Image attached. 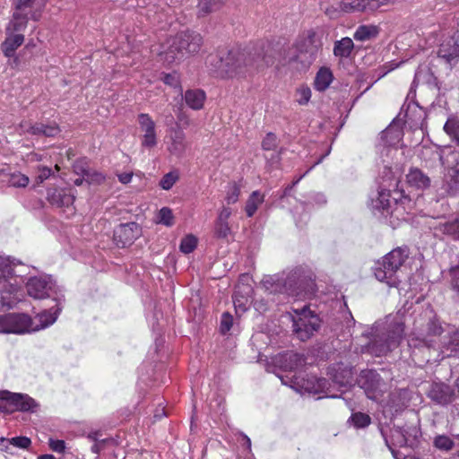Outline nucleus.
Returning a JSON list of instances; mask_svg holds the SVG:
<instances>
[{"instance_id":"63","label":"nucleus","mask_w":459,"mask_h":459,"mask_svg":"<svg viewBox=\"0 0 459 459\" xmlns=\"http://www.w3.org/2000/svg\"><path fill=\"white\" fill-rule=\"evenodd\" d=\"M51 169L47 167H43L39 169V173L38 176V179L39 182H43L45 179L48 178L51 176Z\"/></svg>"},{"instance_id":"31","label":"nucleus","mask_w":459,"mask_h":459,"mask_svg":"<svg viewBox=\"0 0 459 459\" xmlns=\"http://www.w3.org/2000/svg\"><path fill=\"white\" fill-rule=\"evenodd\" d=\"M333 79L332 71L327 67H321L315 78V88L319 91H323L329 87Z\"/></svg>"},{"instance_id":"8","label":"nucleus","mask_w":459,"mask_h":459,"mask_svg":"<svg viewBox=\"0 0 459 459\" xmlns=\"http://www.w3.org/2000/svg\"><path fill=\"white\" fill-rule=\"evenodd\" d=\"M32 319L26 314L9 313L0 316V333L22 334L30 332Z\"/></svg>"},{"instance_id":"51","label":"nucleus","mask_w":459,"mask_h":459,"mask_svg":"<svg viewBox=\"0 0 459 459\" xmlns=\"http://www.w3.org/2000/svg\"><path fill=\"white\" fill-rule=\"evenodd\" d=\"M39 123H31L30 121L24 120L22 121L19 125V127L21 129V134H30L32 135H36L37 132H39L38 128Z\"/></svg>"},{"instance_id":"36","label":"nucleus","mask_w":459,"mask_h":459,"mask_svg":"<svg viewBox=\"0 0 459 459\" xmlns=\"http://www.w3.org/2000/svg\"><path fill=\"white\" fill-rule=\"evenodd\" d=\"M263 202L264 196L258 191H254L246 203L245 211L247 216L252 217L255 213L258 205Z\"/></svg>"},{"instance_id":"23","label":"nucleus","mask_w":459,"mask_h":459,"mask_svg":"<svg viewBox=\"0 0 459 459\" xmlns=\"http://www.w3.org/2000/svg\"><path fill=\"white\" fill-rule=\"evenodd\" d=\"M409 256V250L407 247H396L385 255L383 258L387 263L388 266L394 268L398 271Z\"/></svg>"},{"instance_id":"19","label":"nucleus","mask_w":459,"mask_h":459,"mask_svg":"<svg viewBox=\"0 0 459 459\" xmlns=\"http://www.w3.org/2000/svg\"><path fill=\"white\" fill-rule=\"evenodd\" d=\"M428 396L435 403L445 405L452 402L453 389L444 383H433L428 392Z\"/></svg>"},{"instance_id":"16","label":"nucleus","mask_w":459,"mask_h":459,"mask_svg":"<svg viewBox=\"0 0 459 459\" xmlns=\"http://www.w3.org/2000/svg\"><path fill=\"white\" fill-rule=\"evenodd\" d=\"M74 170L77 175L82 176L89 185H100L106 179L103 173L91 168L85 160H77L74 164Z\"/></svg>"},{"instance_id":"2","label":"nucleus","mask_w":459,"mask_h":459,"mask_svg":"<svg viewBox=\"0 0 459 459\" xmlns=\"http://www.w3.org/2000/svg\"><path fill=\"white\" fill-rule=\"evenodd\" d=\"M374 333L369 342L362 348L363 352H368L376 357L386 355L395 349L404 332L403 324L398 320H386L377 323L373 328Z\"/></svg>"},{"instance_id":"25","label":"nucleus","mask_w":459,"mask_h":459,"mask_svg":"<svg viewBox=\"0 0 459 459\" xmlns=\"http://www.w3.org/2000/svg\"><path fill=\"white\" fill-rule=\"evenodd\" d=\"M48 199L58 207L69 206L74 204V196L63 189H53L48 193Z\"/></svg>"},{"instance_id":"53","label":"nucleus","mask_w":459,"mask_h":459,"mask_svg":"<svg viewBox=\"0 0 459 459\" xmlns=\"http://www.w3.org/2000/svg\"><path fill=\"white\" fill-rule=\"evenodd\" d=\"M10 444L22 449H28L31 445V440L27 437H16L9 440Z\"/></svg>"},{"instance_id":"49","label":"nucleus","mask_w":459,"mask_h":459,"mask_svg":"<svg viewBox=\"0 0 459 459\" xmlns=\"http://www.w3.org/2000/svg\"><path fill=\"white\" fill-rule=\"evenodd\" d=\"M278 145L277 137L273 133H268L262 142V147L265 151L274 150Z\"/></svg>"},{"instance_id":"15","label":"nucleus","mask_w":459,"mask_h":459,"mask_svg":"<svg viewBox=\"0 0 459 459\" xmlns=\"http://www.w3.org/2000/svg\"><path fill=\"white\" fill-rule=\"evenodd\" d=\"M0 399L6 400L11 405L15 406L16 410L21 411H34L38 403L34 399L27 394H22L10 392H0Z\"/></svg>"},{"instance_id":"17","label":"nucleus","mask_w":459,"mask_h":459,"mask_svg":"<svg viewBox=\"0 0 459 459\" xmlns=\"http://www.w3.org/2000/svg\"><path fill=\"white\" fill-rule=\"evenodd\" d=\"M396 273L397 271L394 268L388 266L384 258L381 261H377L374 268L376 278L379 281L386 283L389 287H398L400 280Z\"/></svg>"},{"instance_id":"30","label":"nucleus","mask_w":459,"mask_h":459,"mask_svg":"<svg viewBox=\"0 0 459 459\" xmlns=\"http://www.w3.org/2000/svg\"><path fill=\"white\" fill-rule=\"evenodd\" d=\"M205 93L204 91L195 89L188 90L185 93V101L192 109L198 110L204 106Z\"/></svg>"},{"instance_id":"47","label":"nucleus","mask_w":459,"mask_h":459,"mask_svg":"<svg viewBox=\"0 0 459 459\" xmlns=\"http://www.w3.org/2000/svg\"><path fill=\"white\" fill-rule=\"evenodd\" d=\"M391 432L394 445L399 446H405L407 445V438L403 429L401 428H394Z\"/></svg>"},{"instance_id":"32","label":"nucleus","mask_w":459,"mask_h":459,"mask_svg":"<svg viewBox=\"0 0 459 459\" xmlns=\"http://www.w3.org/2000/svg\"><path fill=\"white\" fill-rule=\"evenodd\" d=\"M459 351V330L442 342L441 352L444 357H451Z\"/></svg>"},{"instance_id":"20","label":"nucleus","mask_w":459,"mask_h":459,"mask_svg":"<svg viewBox=\"0 0 459 459\" xmlns=\"http://www.w3.org/2000/svg\"><path fill=\"white\" fill-rule=\"evenodd\" d=\"M446 147H427L424 146L421 149L420 158L425 162V165L429 168H434L437 162H440L443 166L446 161L445 150Z\"/></svg>"},{"instance_id":"4","label":"nucleus","mask_w":459,"mask_h":459,"mask_svg":"<svg viewBox=\"0 0 459 459\" xmlns=\"http://www.w3.org/2000/svg\"><path fill=\"white\" fill-rule=\"evenodd\" d=\"M323 43L315 31L309 30L306 37L300 39L293 48L297 69H307L318 57Z\"/></svg>"},{"instance_id":"39","label":"nucleus","mask_w":459,"mask_h":459,"mask_svg":"<svg viewBox=\"0 0 459 459\" xmlns=\"http://www.w3.org/2000/svg\"><path fill=\"white\" fill-rule=\"evenodd\" d=\"M213 233L215 238L228 240L232 234V230L229 222L215 221Z\"/></svg>"},{"instance_id":"10","label":"nucleus","mask_w":459,"mask_h":459,"mask_svg":"<svg viewBox=\"0 0 459 459\" xmlns=\"http://www.w3.org/2000/svg\"><path fill=\"white\" fill-rule=\"evenodd\" d=\"M358 384L372 400H377L382 395L385 385L380 375L373 369L362 370L359 376Z\"/></svg>"},{"instance_id":"18","label":"nucleus","mask_w":459,"mask_h":459,"mask_svg":"<svg viewBox=\"0 0 459 459\" xmlns=\"http://www.w3.org/2000/svg\"><path fill=\"white\" fill-rule=\"evenodd\" d=\"M438 56L450 65H455L459 59V39L453 36L446 39L439 47Z\"/></svg>"},{"instance_id":"42","label":"nucleus","mask_w":459,"mask_h":459,"mask_svg":"<svg viewBox=\"0 0 459 459\" xmlns=\"http://www.w3.org/2000/svg\"><path fill=\"white\" fill-rule=\"evenodd\" d=\"M29 182V178L21 172L10 174L8 179V183L14 187H25L28 186Z\"/></svg>"},{"instance_id":"7","label":"nucleus","mask_w":459,"mask_h":459,"mask_svg":"<svg viewBox=\"0 0 459 459\" xmlns=\"http://www.w3.org/2000/svg\"><path fill=\"white\" fill-rule=\"evenodd\" d=\"M257 47L259 57L268 56L272 61L266 65V69L273 65L279 69L281 66L295 64L293 48L272 43H260Z\"/></svg>"},{"instance_id":"56","label":"nucleus","mask_w":459,"mask_h":459,"mask_svg":"<svg viewBox=\"0 0 459 459\" xmlns=\"http://www.w3.org/2000/svg\"><path fill=\"white\" fill-rule=\"evenodd\" d=\"M443 329L439 323L437 321L431 320L428 324V334L429 335H440Z\"/></svg>"},{"instance_id":"12","label":"nucleus","mask_w":459,"mask_h":459,"mask_svg":"<svg viewBox=\"0 0 459 459\" xmlns=\"http://www.w3.org/2000/svg\"><path fill=\"white\" fill-rule=\"evenodd\" d=\"M54 282L50 278L31 277L26 283V290L33 299H46L51 296Z\"/></svg>"},{"instance_id":"59","label":"nucleus","mask_w":459,"mask_h":459,"mask_svg":"<svg viewBox=\"0 0 459 459\" xmlns=\"http://www.w3.org/2000/svg\"><path fill=\"white\" fill-rule=\"evenodd\" d=\"M49 447L57 453H63L65 448V444L64 440H54L52 438L49 439Z\"/></svg>"},{"instance_id":"38","label":"nucleus","mask_w":459,"mask_h":459,"mask_svg":"<svg viewBox=\"0 0 459 459\" xmlns=\"http://www.w3.org/2000/svg\"><path fill=\"white\" fill-rule=\"evenodd\" d=\"M444 131L459 146V120L454 117L448 118L444 126Z\"/></svg>"},{"instance_id":"37","label":"nucleus","mask_w":459,"mask_h":459,"mask_svg":"<svg viewBox=\"0 0 459 459\" xmlns=\"http://www.w3.org/2000/svg\"><path fill=\"white\" fill-rule=\"evenodd\" d=\"M433 446L440 451L449 452L454 448L455 442L446 435H437L433 439Z\"/></svg>"},{"instance_id":"3","label":"nucleus","mask_w":459,"mask_h":459,"mask_svg":"<svg viewBox=\"0 0 459 459\" xmlns=\"http://www.w3.org/2000/svg\"><path fill=\"white\" fill-rule=\"evenodd\" d=\"M203 44V38L194 31H181L168 39L166 48L160 53L161 59L173 64L185 58L187 55L197 53Z\"/></svg>"},{"instance_id":"35","label":"nucleus","mask_w":459,"mask_h":459,"mask_svg":"<svg viewBox=\"0 0 459 459\" xmlns=\"http://www.w3.org/2000/svg\"><path fill=\"white\" fill-rule=\"evenodd\" d=\"M250 280L248 275H242L236 286L233 296L251 299L254 290L252 285L249 283Z\"/></svg>"},{"instance_id":"52","label":"nucleus","mask_w":459,"mask_h":459,"mask_svg":"<svg viewBox=\"0 0 459 459\" xmlns=\"http://www.w3.org/2000/svg\"><path fill=\"white\" fill-rule=\"evenodd\" d=\"M297 96L299 104L305 105L311 98V90L308 87L302 86L297 90Z\"/></svg>"},{"instance_id":"58","label":"nucleus","mask_w":459,"mask_h":459,"mask_svg":"<svg viewBox=\"0 0 459 459\" xmlns=\"http://www.w3.org/2000/svg\"><path fill=\"white\" fill-rule=\"evenodd\" d=\"M61 132L59 126L56 123L46 125L45 136L55 137Z\"/></svg>"},{"instance_id":"27","label":"nucleus","mask_w":459,"mask_h":459,"mask_svg":"<svg viewBox=\"0 0 459 459\" xmlns=\"http://www.w3.org/2000/svg\"><path fill=\"white\" fill-rule=\"evenodd\" d=\"M171 143L169 146L170 153L181 156L186 149V135L181 130H175L170 135Z\"/></svg>"},{"instance_id":"11","label":"nucleus","mask_w":459,"mask_h":459,"mask_svg":"<svg viewBox=\"0 0 459 459\" xmlns=\"http://www.w3.org/2000/svg\"><path fill=\"white\" fill-rule=\"evenodd\" d=\"M142 234V229L136 222L118 225L114 230V241L119 247H126L134 243Z\"/></svg>"},{"instance_id":"5","label":"nucleus","mask_w":459,"mask_h":459,"mask_svg":"<svg viewBox=\"0 0 459 459\" xmlns=\"http://www.w3.org/2000/svg\"><path fill=\"white\" fill-rule=\"evenodd\" d=\"M264 288L269 292H284L289 295H298L299 291L306 290L305 278L299 270L289 273L285 279H275L267 275L261 281Z\"/></svg>"},{"instance_id":"13","label":"nucleus","mask_w":459,"mask_h":459,"mask_svg":"<svg viewBox=\"0 0 459 459\" xmlns=\"http://www.w3.org/2000/svg\"><path fill=\"white\" fill-rule=\"evenodd\" d=\"M138 123L142 135V146L152 149L157 144V136L155 132V123L148 114L142 113L138 115Z\"/></svg>"},{"instance_id":"6","label":"nucleus","mask_w":459,"mask_h":459,"mask_svg":"<svg viewBox=\"0 0 459 459\" xmlns=\"http://www.w3.org/2000/svg\"><path fill=\"white\" fill-rule=\"evenodd\" d=\"M291 317L293 334L302 342L308 340L320 327L318 316L307 306L295 309Z\"/></svg>"},{"instance_id":"44","label":"nucleus","mask_w":459,"mask_h":459,"mask_svg":"<svg viewBox=\"0 0 459 459\" xmlns=\"http://www.w3.org/2000/svg\"><path fill=\"white\" fill-rule=\"evenodd\" d=\"M172 211L168 207H163L159 211L158 221L166 226H171L174 223Z\"/></svg>"},{"instance_id":"26","label":"nucleus","mask_w":459,"mask_h":459,"mask_svg":"<svg viewBox=\"0 0 459 459\" xmlns=\"http://www.w3.org/2000/svg\"><path fill=\"white\" fill-rule=\"evenodd\" d=\"M434 230L452 238L454 240H459V219L438 222L433 226Z\"/></svg>"},{"instance_id":"43","label":"nucleus","mask_w":459,"mask_h":459,"mask_svg":"<svg viewBox=\"0 0 459 459\" xmlns=\"http://www.w3.org/2000/svg\"><path fill=\"white\" fill-rule=\"evenodd\" d=\"M239 195H240L239 186L235 182L231 183L228 187L227 195L225 197L227 204H233L237 203L238 200Z\"/></svg>"},{"instance_id":"48","label":"nucleus","mask_w":459,"mask_h":459,"mask_svg":"<svg viewBox=\"0 0 459 459\" xmlns=\"http://www.w3.org/2000/svg\"><path fill=\"white\" fill-rule=\"evenodd\" d=\"M334 383L338 384L340 386H347L350 385L352 382L351 373L348 370L343 371L342 374H335L333 377Z\"/></svg>"},{"instance_id":"40","label":"nucleus","mask_w":459,"mask_h":459,"mask_svg":"<svg viewBox=\"0 0 459 459\" xmlns=\"http://www.w3.org/2000/svg\"><path fill=\"white\" fill-rule=\"evenodd\" d=\"M390 192L387 190H381L378 192L377 199L373 200V207L377 210H388L390 207Z\"/></svg>"},{"instance_id":"22","label":"nucleus","mask_w":459,"mask_h":459,"mask_svg":"<svg viewBox=\"0 0 459 459\" xmlns=\"http://www.w3.org/2000/svg\"><path fill=\"white\" fill-rule=\"evenodd\" d=\"M61 309L62 308L59 307V305H56V308L54 311L51 308L49 310H44L43 312L39 313L35 316V320H38L39 324L34 325V323L32 322L31 331H39L54 324Z\"/></svg>"},{"instance_id":"60","label":"nucleus","mask_w":459,"mask_h":459,"mask_svg":"<svg viewBox=\"0 0 459 459\" xmlns=\"http://www.w3.org/2000/svg\"><path fill=\"white\" fill-rule=\"evenodd\" d=\"M231 213H232V211L230 207L223 206L220 210V212L218 213V217L216 218L215 221L228 222V220L230 217Z\"/></svg>"},{"instance_id":"14","label":"nucleus","mask_w":459,"mask_h":459,"mask_svg":"<svg viewBox=\"0 0 459 459\" xmlns=\"http://www.w3.org/2000/svg\"><path fill=\"white\" fill-rule=\"evenodd\" d=\"M387 3L388 0H342L341 9L346 13L374 12Z\"/></svg>"},{"instance_id":"33","label":"nucleus","mask_w":459,"mask_h":459,"mask_svg":"<svg viewBox=\"0 0 459 459\" xmlns=\"http://www.w3.org/2000/svg\"><path fill=\"white\" fill-rule=\"evenodd\" d=\"M354 48L353 41L351 38L345 37L334 43L333 54L337 57H349Z\"/></svg>"},{"instance_id":"9","label":"nucleus","mask_w":459,"mask_h":459,"mask_svg":"<svg viewBox=\"0 0 459 459\" xmlns=\"http://www.w3.org/2000/svg\"><path fill=\"white\" fill-rule=\"evenodd\" d=\"M443 167L446 169L444 187L449 195H454L459 191V152L451 151L446 156Z\"/></svg>"},{"instance_id":"50","label":"nucleus","mask_w":459,"mask_h":459,"mask_svg":"<svg viewBox=\"0 0 459 459\" xmlns=\"http://www.w3.org/2000/svg\"><path fill=\"white\" fill-rule=\"evenodd\" d=\"M233 303L236 308L237 313L241 312L244 313L247 310L249 304L251 303V299H246L243 297H236L233 296Z\"/></svg>"},{"instance_id":"61","label":"nucleus","mask_w":459,"mask_h":459,"mask_svg":"<svg viewBox=\"0 0 459 459\" xmlns=\"http://www.w3.org/2000/svg\"><path fill=\"white\" fill-rule=\"evenodd\" d=\"M35 0H17L15 4V8L17 11L24 13L27 8H30L33 5Z\"/></svg>"},{"instance_id":"46","label":"nucleus","mask_w":459,"mask_h":459,"mask_svg":"<svg viewBox=\"0 0 459 459\" xmlns=\"http://www.w3.org/2000/svg\"><path fill=\"white\" fill-rule=\"evenodd\" d=\"M352 423L357 428H364L369 425L370 417L362 412L353 413L351 418Z\"/></svg>"},{"instance_id":"45","label":"nucleus","mask_w":459,"mask_h":459,"mask_svg":"<svg viewBox=\"0 0 459 459\" xmlns=\"http://www.w3.org/2000/svg\"><path fill=\"white\" fill-rule=\"evenodd\" d=\"M178 176L175 172L165 174L160 181V186L164 190H169L178 181Z\"/></svg>"},{"instance_id":"54","label":"nucleus","mask_w":459,"mask_h":459,"mask_svg":"<svg viewBox=\"0 0 459 459\" xmlns=\"http://www.w3.org/2000/svg\"><path fill=\"white\" fill-rule=\"evenodd\" d=\"M233 324V317L229 313H223L221 320V332L226 333L229 332Z\"/></svg>"},{"instance_id":"34","label":"nucleus","mask_w":459,"mask_h":459,"mask_svg":"<svg viewBox=\"0 0 459 459\" xmlns=\"http://www.w3.org/2000/svg\"><path fill=\"white\" fill-rule=\"evenodd\" d=\"M222 6V0H199L197 4V14L204 17L209 13L216 12Z\"/></svg>"},{"instance_id":"62","label":"nucleus","mask_w":459,"mask_h":459,"mask_svg":"<svg viewBox=\"0 0 459 459\" xmlns=\"http://www.w3.org/2000/svg\"><path fill=\"white\" fill-rule=\"evenodd\" d=\"M426 76H429L433 81H436V78L433 77V75H432V74L430 73L429 70H426V71L420 70V71H418L416 73V74H415V81H417V82L423 81Z\"/></svg>"},{"instance_id":"64","label":"nucleus","mask_w":459,"mask_h":459,"mask_svg":"<svg viewBox=\"0 0 459 459\" xmlns=\"http://www.w3.org/2000/svg\"><path fill=\"white\" fill-rule=\"evenodd\" d=\"M133 172H126L118 174V179L122 184H127L132 180Z\"/></svg>"},{"instance_id":"24","label":"nucleus","mask_w":459,"mask_h":459,"mask_svg":"<svg viewBox=\"0 0 459 459\" xmlns=\"http://www.w3.org/2000/svg\"><path fill=\"white\" fill-rule=\"evenodd\" d=\"M6 35L4 41L1 45V49L5 56L11 57L14 56L16 49L22 45L24 36L22 33H9Z\"/></svg>"},{"instance_id":"55","label":"nucleus","mask_w":459,"mask_h":459,"mask_svg":"<svg viewBox=\"0 0 459 459\" xmlns=\"http://www.w3.org/2000/svg\"><path fill=\"white\" fill-rule=\"evenodd\" d=\"M162 81L164 83L172 87H177L179 84V77L175 72L164 74Z\"/></svg>"},{"instance_id":"21","label":"nucleus","mask_w":459,"mask_h":459,"mask_svg":"<svg viewBox=\"0 0 459 459\" xmlns=\"http://www.w3.org/2000/svg\"><path fill=\"white\" fill-rule=\"evenodd\" d=\"M407 183L416 189L425 190L430 186L431 180L428 175L420 169H411L406 175Z\"/></svg>"},{"instance_id":"57","label":"nucleus","mask_w":459,"mask_h":459,"mask_svg":"<svg viewBox=\"0 0 459 459\" xmlns=\"http://www.w3.org/2000/svg\"><path fill=\"white\" fill-rule=\"evenodd\" d=\"M410 347H420V346H426L429 348L431 346L430 341H428L426 339H420L418 337H411L408 341Z\"/></svg>"},{"instance_id":"28","label":"nucleus","mask_w":459,"mask_h":459,"mask_svg":"<svg viewBox=\"0 0 459 459\" xmlns=\"http://www.w3.org/2000/svg\"><path fill=\"white\" fill-rule=\"evenodd\" d=\"M27 13L16 10V12H14L13 14V19L10 21L6 27V34H16L23 31L27 27Z\"/></svg>"},{"instance_id":"41","label":"nucleus","mask_w":459,"mask_h":459,"mask_svg":"<svg viewBox=\"0 0 459 459\" xmlns=\"http://www.w3.org/2000/svg\"><path fill=\"white\" fill-rule=\"evenodd\" d=\"M196 246L197 238L194 235L189 234L181 240L179 248L184 254H189L195 249Z\"/></svg>"},{"instance_id":"1","label":"nucleus","mask_w":459,"mask_h":459,"mask_svg":"<svg viewBox=\"0 0 459 459\" xmlns=\"http://www.w3.org/2000/svg\"><path fill=\"white\" fill-rule=\"evenodd\" d=\"M257 44L245 48H231L219 56V72L226 77H244L255 72H263L272 63L267 57H259Z\"/></svg>"},{"instance_id":"29","label":"nucleus","mask_w":459,"mask_h":459,"mask_svg":"<svg viewBox=\"0 0 459 459\" xmlns=\"http://www.w3.org/2000/svg\"><path fill=\"white\" fill-rule=\"evenodd\" d=\"M380 29L377 25H359L355 30L353 38L357 41H367L377 38Z\"/></svg>"}]
</instances>
